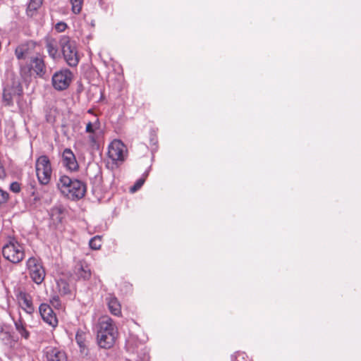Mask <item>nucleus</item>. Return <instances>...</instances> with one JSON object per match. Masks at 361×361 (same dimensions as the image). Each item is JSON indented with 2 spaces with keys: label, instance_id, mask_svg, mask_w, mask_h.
Listing matches in <instances>:
<instances>
[{
  "label": "nucleus",
  "instance_id": "nucleus-7",
  "mask_svg": "<svg viewBox=\"0 0 361 361\" xmlns=\"http://www.w3.org/2000/svg\"><path fill=\"white\" fill-rule=\"evenodd\" d=\"M36 175L41 185H47L51 178L52 169L47 156H40L35 163Z\"/></svg>",
  "mask_w": 361,
  "mask_h": 361
},
{
  "label": "nucleus",
  "instance_id": "nucleus-20",
  "mask_svg": "<svg viewBox=\"0 0 361 361\" xmlns=\"http://www.w3.org/2000/svg\"><path fill=\"white\" fill-rule=\"evenodd\" d=\"M14 324L17 331L25 339H27L30 336V333L27 331L24 323L21 319L17 321H14Z\"/></svg>",
  "mask_w": 361,
  "mask_h": 361
},
{
  "label": "nucleus",
  "instance_id": "nucleus-11",
  "mask_svg": "<svg viewBox=\"0 0 361 361\" xmlns=\"http://www.w3.org/2000/svg\"><path fill=\"white\" fill-rule=\"evenodd\" d=\"M39 312L42 319L51 326H56L58 324V320L55 314L54 313L51 307L46 304L42 303L39 307Z\"/></svg>",
  "mask_w": 361,
  "mask_h": 361
},
{
  "label": "nucleus",
  "instance_id": "nucleus-3",
  "mask_svg": "<svg viewBox=\"0 0 361 361\" xmlns=\"http://www.w3.org/2000/svg\"><path fill=\"white\" fill-rule=\"evenodd\" d=\"M23 87L18 80L7 81L3 92V101L7 106L17 103L19 107L23 106Z\"/></svg>",
  "mask_w": 361,
  "mask_h": 361
},
{
  "label": "nucleus",
  "instance_id": "nucleus-15",
  "mask_svg": "<svg viewBox=\"0 0 361 361\" xmlns=\"http://www.w3.org/2000/svg\"><path fill=\"white\" fill-rule=\"evenodd\" d=\"M74 274L78 280H88L91 276V270L85 263H78L74 268Z\"/></svg>",
  "mask_w": 361,
  "mask_h": 361
},
{
  "label": "nucleus",
  "instance_id": "nucleus-9",
  "mask_svg": "<svg viewBox=\"0 0 361 361\" xmlns=\"http://www.w3.org/2000/svg\"><path fill=\"white\" fill-rule=\"evenodd\" d=\"M108 156L113 162H123L128 156L127 147L121 140H114L109 145Z\"/></svg>",
  "mask_w": 361,
  "mask_h": 361
},
{
  "label": "nucleus",
  "instance_id": "nucleus-36",
  "mask_svg": "<svg viewBox=\"0 0 361 361\" xmlns=\"http://www.w3.org/2000/svg\"><path fill=\"white\" fill-rule=\"evenodd\" d=\"M1 336H3L1 338L3 340L6 339L7 341L11 340V334L8 332L2 333Z\"/></svg>",
  "mask_w": 361,
  "mask_h": 361
},
{
  "label": "nucleus",
  "instance_id": "nucleus-12",
  "mask_svg": "<svg viewBox=\"0 0 361 361\" xmlns=\"http://www.w3.org/2000/svg\"><path fill=\"white\" fill-rule=\"evenodd\" d=\"M62 161L63 165L70 171H76L78 169V164L75 154L71 149H64L62 154Z\"/></svg>",
  "mask_w": 361,
  "mask_h": 361
},
{
  "label": "nucleus",
  "instance_id": "nucleus-13",
  "mask_svg": "<svg viewBox=\"0 0 361 361\" xmlns=\"http://www.w3.org/2000/svg\"><path fill=\"white\" fill-rule=\"evenodd\" d=\"M44 353L47 361H64L66 360L65 353L57 348L47 347Z\"/></svg>",
  "mask_w": 361,
  "mask_h": 361
},
{
  "label": "nucleus",
  "instance_id": "nucleus-33",
  "mask_svg": "<svg viewBox=\"0 0 361 361\" xmlns=\"http://www.w3.org/2000/svg\"><path fill=\"white\" fill-rule=\"evenodd\" d=\"M88 140L91 145L92 147H94L97 145V138H96V136H95V133L94 134H90V135L88 136Z\"/></svg>",
  "mask_w": 361,
  "mask_h": 361
},
{
  "label": "nucleus",
  "instance_id": "nucleus-27",
  "mask_svg": "<svg viewBox=\"0 0 361 361\" xmlns=\"http://www.w3.org/2000/svg\"><path fill=\"white\" fill-rule=\"evenodd\" d=\"M8 198H9L8 193L6 191L3 190L0 188V207L1 205L4 204L5 203H6V202L8 200Z\"/></svg>",
  "mask_w": 361,
  "mask_h": 361
},
{
  "label": "nucleus",
  "instance_id": "nucleus-37",
  "mask_svg": "<svg viewBox=\"0 0 361 361\" xmlns=\"http://www.w3.org/2000/svg\"><path fill=\"white\" fill-rule=\"evenodd\" d=\"M130 341H127L126 346H127V349H128V350H129V351L130 350Z\"/></svg>",
  "mask_w": 361,
  "mask_h": 361
},
{
  "label": "nucleus",
  "instance_id": "nucleus-26",
  "mask_svg": "<svg viewBox=\"0 0 361 361\" xmlns=\"http://www.w3.org/2000/svg\"><path fill=\"white\" fill-rule=\"evenodd\" d=\"M50 303L55 309L59 310V309L61 308V302L58 295H54L50 299Z\"/></svg>",
  "mask_w": 361,
  "mask_h": 361
},
{
  "label": "nucleus",
  "instance_id": "nucleus-32",
  "mask_svg": "<svg viewBox=\"0 0 361 361\" xmlns=\"http://www.w3.org/2000/svg\"><path fill=\"white\" fill-rule=\"evenodd\" d=\"M66 27L67 25L64 22H59L55 25V29L59 32H63Z\"/></svg>",
  "mask_w": 361,
  "mask_h": 361
},
{
  "label": "nucleus",
  "instance_id": "nucleus-25",
  "mask_svg": "<svg viewBox=\"0 0 361 361\" xmlns=\"http://www.w3.org/2000/svg\"><path fill=\"white\" fill-rule=\"evenodd\" d=\"M42 0H30L27 6V11H35L37 10L42 5Z\"/></svg>",
  "mask_w": 361,
  "mask_h": 361
},
{
  "label": "nucleus",
  "instance_id": "nucleus-22",
  "mask_svg": "<svg viewBox=\"0 0 361 361\" xmlns=\"http://www.w3.org/2000/svg\"><path fill=\"white\" fill-rule=\"evenodd\" d=\"M59 291L62 295H68L71 293L69 284L65 280H60L57 282Z\"/></svg>",
  "mask_w": 361,
  "mask_h": 361
},
{
  "label": "nucleus",
  "instance_id": "nucleus-5",
  "mask_svg": "<svg viewBox=\"0 0 361 361\" xmlns=\"http://www.w3.org/2000/svg\"><path fill=\"white\" fill-rule=\"evenodd\" d=\"M2 255L8 261L17 264L25 257V251L23 246L16 239L12 238L3 246Z\"/></svg>",
  "mask_w": 361,
  "mask_h": 361
},
{
  "label": "nucleus",
  "instance_id": "nucleus-16",
  "mask_svg": "<svg viewBox=\"0 0 361 361\" xmlns=\"http://www.w3.org/2000/svg\"><path fill=\"white\" fill-rule=\"evenodd\" d=\"M15 54L20 61L30 59V57H32V49L28 44H23L16 47Z\"/></svg>",
  "mask_w": 361,
  "mask_h": 361
},
{
  "label": "nucleus",
  "instance_id": "nucleus-31",
  "mask_svg": "<svg viewBox=\"0 0 361 361\" xmlns=\"http://www.w3.org/2000/svg\"><path fill=\"white\" fill-rule=\"evenodd\" d=\"M61 213H62V209L60 207H56L51 210V216H54L55 215H57L56 219L59 221L61 220V218L60 216Z\"/></svg>",
  "mask_w": 361,
  "mask_h": 361
},
{
  "label": "nucleus",
  "instance_id": "nucleus-10",
  "mask_svg": "<svg viewBox=\"0 0 361 361\" xmlns=\"http://www.w3.org/2000/svg\"><path fill=\"white\" fill-rule=\"evenodd\" d=\"M73 79V73L68 69H61L54 73L51 82L54 88L56 90H64L67 89Z\"/></svg>",
  "mask_w": 361,
  "mask_h": 361
},
{
  "label": "nucleus",
  "instance_id": "nucleus-29",
  "mask_svg": "<svg viewBox=\"0 0 361 361\" xmlns=\"http://www.w3.org/2000/svg\"><path fill=\"white\" fill-rule=\"evenodd\" d=\"M9 189L13 192L18 193L20 191L21 189L20 184L16 181L13 182L11 183Z\"/></svg>",
  "mask_w": 361,
  "mask_h": 361
},
{
  "label": "nucleus",
  "instance_id": "nucleus-6",
  "mask_svg": "<svg viewBox=\"0 0 361 361\" xmlns=\"http://www.w3.org/2000/svg\"><path fill=\"white\" fill-rule=\"evenodd\" d=\"M26 270L31 280L37 285H40L46 276V271L41 259L31 257L25 263Z\"/></svg>",
  "mask_w": 361,
  "mask_h": 361
},
{
  "label": "nucleus",
  "instance_id": "nucleus-34",
  "mask_svg": "<svg viewBox=\"0 0 361 361\" xmlns=\"http://www.w3.org/2000/svg\"><path fill=\"white\" fill-rule=\"evenodd\" d=\"M6 177V171L4 165L0 160V179H4Z\"/></svg>",
  "mask_w": 361,
  "mask_h": 361
},
{
  "label": "nucleus",
  "instance_id": "nucleus-23",
  "mask_svg": "<svg viewBox=\"0 0 361 361\" xmlns=\"http://www.w3.org/2000/svg\"><path fill=\"white\" fill-rule=\"evenodd\" d=\"M89 245L92 250H99L102 246V238L99 235H95L92 238L89 242Z\"/></svg>",
  "mask_w": 361,
  "mask_h": 361
},
{
  "label": "nucleus",
  "instance_id": "nucleus-18",
  "mask_svg": "<svg viewBox=\"0 0 361 361\" xmlns=\"http://www.w3.org/2000/svg\"><path fill=\"white\" fill-rule=\"evenodd\" d=\"M46 48L50 57L55 59L58 54L57 42L54 39L46 40Z\"/></svg>",
  "mask_w": 361,
  "mask_h": 361
},
{
  "label": "nucleus",
  "instance_id": "nucleus-14",
  "mask_svg": "<svg viewBox=\"0 0 361 361\" xmlns=\"http://www.w3.org/2000/svg\"><path fill=\"white\" fill-rule=\"evenodd\" d=\"M18 298L22 308L27 314H32L35 311V308L32 304V296L25 292H20Z\"/></svg>",
  "mask_w": 361,
  "mask_h": 361
},
{
  "label": "nucleus",
  "instance_id": "nucleus-2",
  "mask_svg": "<svg viewBox=\"0 0 361 361\" xmlns=\"http://www.w3.org/2000/svg\"><path fill=\"white\" fill-rule=\"evenodd\" d=\"M117 331L113 320L108 317L99 319L97 330V343L100 348L109 349L115 343Z\"/></svg>",
  "mask_w": 361,
  "mask_h": 361
},
{
  "label": "nucleus",
  "instance_id": "nucleus-24",
  "mask_svg": "<svg viewBox=\"0 0 361 361\" xmlns=\"http://www.w3.org/2000/svg\"><path fill=\"white\" fill-rule=\"evenodd\" d=\"M70 2L72 5V11L75 14L80 13L82 10L83 0H70Z\"/></svg>",
  "mask_w": 361,
  "mask_h": 361
},
{
  "label": "nucleus",
  "instance_id": "nucleus-21",
  "mask_svg": "<svg viewBox=\"0 0 361 361\" xmlns=\"http://www.w3.org/2000/svg\"><path fill=\"white\" fill-rule=\"evenodd\" d=\"M99 128L100 122L98 118H96L94 121H89L86 124L85 132L90 134H94Z\"/></svg>",
  "mask_w": 361,
  "mask_h": 361
},
{
  "label": "nucleus",
  "instance_id": "nucleus-35",
  "mask_svg": "<svg viewBox=\"0 0 361 361\" xmlns=\"http://www.w3.org/2000/svg\"><path fill=\"white\" fill-rule=\"evenodd\" d=\"M150 359V357L148 354V353L145 352L142 356L140 357V361H147Z\"/></svg>",
  "mask_w": 361,
  "mask_h": 361
},
{
  "label": "nucleus",
  "instance_id": "nucleus-1",
  "mask_svg": "<svg viewBox=\"0 0 361 361\" xmlns=\"http://www.w3.org/2000/svg\"><path fill=\"white\" fill-rule=\"evenodd\" d=\"M57 188L64 197L73 201L82 199L87 190L85 183L78 179H72L66 175L60 176Z\"/></svg>",
  "mask_w": 361,
  "mask_h": 361
},
{
  "label": "nucleus",
  "instance_id": "nucleus-30",
  "mask_svg": "<svg viewBox=\"0 0 361 361\" xmlns=\"http://www.w3.org/2000/svg\"><path fill=\"white\" fill-rule=\"evenodd\" d=\"M234 359L236 361H242L247 358V355L244 352H237L233 355Z\"/></svg>",
  "mask_w": 361,
  "mask_h": 361
},
{
  "label": "nucleus",
  "instance_id": "nucleus-8",
  "mask_svg": "<svg viewBox=\"0 0 361 361\" xmlns=\"http://www.w3.org/2000/svg\"><path fill=\"white\" fill-rule=\"evenodd\" d=\"M60 45L63 58L68 66H76L79 62V57L76 50L75 42L68 37H63L60 40Z\"/></svg>",
  "mask_w": 361,
  "mask_h": 361
},
{
  "label": "nucleus",
  "instance_id": "nucleus-28",
  "mask_svg": "<svg viewBox=\"0 0 361 361\" xmlns=\"http://www.w3.org/2000/svg\"><path fill=\"white\" fill-rule=\"evenodd\" d=\"M145 181V178H139L135 182L134 185L133 187H131L130 191L134 192L137 191V190H139L142 186V185L144 184Z\"/></svg>",
  "mask_w": 361,
  "mask_h": 361
},
{
  "label": "nucleus",
  "instance_id": "nucleus-4",
  "mask_svg": "<svg viewBox=\"0 0 361 361\" xmlns=\"http://www.w3.org/2000/svg\"><path fill=\"white\" fill-rule=\"evenodd\" d=\"M20 73L23 76H30L32 73L42 78L46 73L44 57L39 54L30 57L28 62L20 63Z\"/></svg>",
  "mask_w": 361,
  "mask_h": 361
},
{
  "label": "nucleus",
  "instance_id": "nucleus-17",
  "mask_svg": "<svg viewBox=\"0 0 361 361\" xmlns=\"http://www.w3.org/2000/svg\"><path fill=\"white\" fill-rule=\"evenodd\" d=\"M109 309L111 314L118 316L121 311V305L119 304L117 298L113 296H109L106 298Z\"/></svg>",
  "mask_w": 361,
  "mask_h": 361
},
{
  "label": "nucleus",
  "instance_id": "nucleus-19",
  "mask_svg": "<svg viewBox=\"0 0 361 361\" xmlns=\"http://www.w3.org/2000/svg\"><path fill=\"white\" fill-rule=\"evenodd\" d=\"M75 341L80 349L82 353L86 350V334L84 331L78 330L75 334Z\"/></svg>",
  "mask_w": 361,
  "mask_h": 361
}]
</instances>
